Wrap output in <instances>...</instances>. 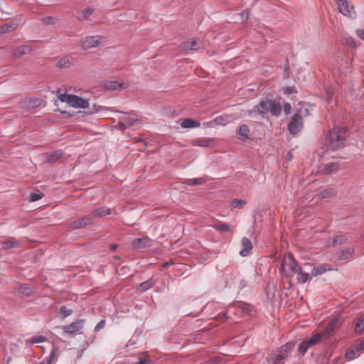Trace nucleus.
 <instances>
[{"instance_id": "1", "label": "nucleus", "mask_w": 364, "mask_h": 364, "mask_svg": "<svg viewBox=\"0 0 364 364\" xmlns=\"http://www.w3.org/2000/svg\"><path fill=\"white\" fill-rule=\"evenodd\" d=\"M346 138L347 128L336 127L329 132L326 141L330 149L336 151L345 146Z\"/></svg>"}, {"instance_id": "2", "label": "nucleus", "mask_w": 364, "mask_h": 364, "mask_svg": "<svg viewBox=\"0 0 364 364\" xmlns=\"http://www.w3.org/2000/svg\"><path fill=\"white\" fill-rule=\"evenodd\" d=\"M294 348V343H287L278 350L269 354L265 360L260 362V364H284V360L290 356Z\"/></svg>"}, {"instance_id": "3", "label": "nucleus", "mask_w": 364, "mask_h": 364, "mask_svg": "<svg viewBox=\"0 0 364 364\" xmlns=\"http://www.w3.org/2000/svg\"><path fill=\"white\" fill-rule=\"evenodd\" d=\"M255 109L260 114L270 112L273 116H279L282 112L281 105L270 99L261 100Z\"/></svg>"}, {"instance_id": "4", "label": "nucleus", "mask_w": 364, "mask_h": 364, "mask_svg": "<svg viewBox=\"0 0 364 364\" xmlns=\"http://www.w3.org/2000/svg\"><path fill=\"white\" fill-rule=\"evenodd\" d=\"M300 268L301 267H299L291 253H289L284 257L282 262V270L287 277L291 278L300 270Z\"/></svg>"}, {"instance_id": "5", "label": "nucleus", "mask_w": 364, "mask_h": 364, "mask_svg": "<svg viewBox=\"0 0 364 364\" xmlns=\"http://www.w3.org/2000/svg\"><path fill=\"white\" fill-rule=\"evenodd\" d=\"M338 11L343 16L353 17L355 15L354 7L349 4L347 0H336Z\"/></svg>"}, {"instance_id": "6", "label": "nucleus", "mask_w": 364, "mask_h": 364, "mask_svg": "<svg viewBox=\"0 0 364 364\" xmlns=\"http://www.w3.org/2000/svg\"><path fill=\"white\" fill-rule=\"evenodd\" d=\"M303 128V122L299 113H295L288 124V129L291 134H296Z\"/></svg>"}, {"instance_id": "7", "label": "nucleus", "mask_w": 364, "mask_h": 364, "mask_svg": "<svg viewBox=\"0 0 364 364\" xmlns=\"http://www.w3.org/2000/svg\"><path fill=\"white\" fill-rule=\"evenodd\" d=\"M138 123H139V119L130 116H126L119 118L117 126L119 129L124 130L127 128H129L132 126L137 124Z\"/></svg>"}, {"instance_id": "8", "label": "nucleus", "mask_w": 364, "mask_h": 364, "mask_svg": "<svg viewBox=\"0 0 364 364\" xmlns=\"http://www.w3.org/2000/svg\"><path fill=\"white\" fill-rule=\"evenodd\" d=\"M100 38L99 36H87L82 40L81 46L84 50L97 47L100 44Z\"/></svg>"}, {"instance_id": "9", "label": "nucleus", "mask_w": 364, "mask_h": 364, "mask_svg": "<svg viewBox=\"0 0 364 364\" xmlns=\"http://www.w3.org/2000/svg\"><path fill=\"white\" fill-rule=\"evenodd\" d=\"M85 319H79L74 321L70 325L63 326V331L69 334H75L82 328Z\"/></svg>"}, {"instance_id": "10", "label": "nucleus", "mask_w": 364, "mask_h": 364, "mask_svg": "<svg viewBox=\"0 0 364 364\" xmlns=\"http://www.w3.org/2000/svg\"><path fill=\"white\" fill-rule=\"evenodd\" d=\"M68 105L76 108H86L89 106V102L86 99L72 95L70 98V102Z\"/></svg>"}, {"instance_id": "11", "label": "nucleus", "mask_w": 364, "mask_h": 364, "mask_svg": "<svg viewBox=\"0 0 364 364\" xmlns=\"http://www.w3.org/2000/svg\"><path fill=\"white\" fill-rule=\"evenodd\" d=\"M1 244V248L4 250H9L12 248H18L21 245V241L15 237H9L6 240L2 241Z\"/></svg>"}, {"instance_id": "12", "label": "nucleus", "mask_w": 364, "mask_h": 364, "mask_svg": "<svg viewBox=\"0 0 364 364\" xmlns=\"http://www.w3.org/2000/svg\"><path fill=\"white\" fill-rule=\"evenodd\" d=\"M354 248L348 247L345 250H340L336 252V257L338 260H345L353 257L354 255Z\"/></svg>"}, {"instance_id": "13", "label": "nucleus", "mask_w": 364, "mask_h": 364, "mask_svg": "<svg viewBox=\"0 0 364 364\" xmlns=\"http://www.w3.org/2000/svg\"><path fill=\"white\" fill-rule=\"evenodd\" d=\"M338 321L336 318L332 319L326 326L324 330L321 332L320 333L322 335L323 338H328L332 333L333 332L334 329L338 326Z\"/></svg>"}, {"instance_id": "14", "label": "nucleus", "mask_w": 364, "mask_h": 364, "mask_svg": "<svg viewBox=\"0 0 364 364\" xmlns=\"http://www.w3.org/2000/svg\"><path fill=\"white\" fill-rule=\"evenodd\" d=\"M31 50V49L28 46H21L14 48L11 50V55L13 58L18 59Z\"/></svg>"}, {"instance_id": "15", "label": "nucleus", "mask_w": 364, "mask_h": 364, "mask_svg": "<svg viewBox=\"0 0 364 364\" xmlns=\"http://www.w3.org/2000/svg\"><path fill=\"white\" fill-rule=\"evenodd\" d=\"M241 245L242 248L240 251V255L242 257H246L250 254L252 249V242L248 238L243 237L241 241Z\"/></svg>"}, {"instance_id": "16", "label": "nucleus", "mask_w": 364, "mask_h": 364, "mask_svg": "<svg viewBox=\"0 0 364 364\" xmlns=\"http://www.w3.org/2000/svg\"><path fill=\"white\" fill-rule=\"evenodd\" d=\"M95 10L92 8H87L76 13V18L80 21H87L90 16L93 14Z\"/></svg>"}, {"instance_id": "17", "label": "nucleus", "mask_w": 364, "mask_h": 364, "mask_svg": "<svg viewBox=\"0 0 364 364\" xmlns=\"http://www.w3.org/2000/svg\"><path fill=\"white\" fill-rule=\"evenodd\" d=\"M127 87V83L118 81H109L105 83V87L108 90H121Z\"/></svg>"}, {"instance_id": "18", "label": "nucleus", "mask_w": 364, "mask_h": 364, "mask_svg": "<svg viewBox=\"0 0 364 364\" xmlns=\"http://www.w3.org/2000/svg\"><path fill=\"white\" fill-rule=\"evenodd\" d=\"M338 170V164L337 163H331L320 166L319 172L322 174H330Z\"/></svg>"}, {"instance_id": "19", "label": "nucleus", "mask_w": 364, "mask_h": 364, "mask_svg": "<svg viewBox=\"0 0 364 364\" xmlns=\"http://www.w3.org/2000/svg\"><path fill=\"white\" fill-rule=\"evenodd\" d=\"M63 155L61 150H55L52 153L45 154L46 161L49 163H53L60 159Z\"/></svg>"}, {"instance_id": "20", "label": "nucleus", "mask_w": 364, "mask_h": 364, "mask_svg": "<svg viewBox=\"0 0 364 364\" xmlns=\"http://www.w3.org/2000/svg\"><path fill=\"white\" fill-rule=\"evenodd\" d=\"M132 245L136 249H141L150 246V240L148 238H136L133 240Z\"/></svg>"}, {"instance_id": "21", "label": "nucleus", "mask_w": 364, "mask_h": 364, "mask_svg": "<svg viewBox=\"0 0 364 364\" xmlns=\"http://www.w3.org/2000/svg\"><path fill=\"white\" fill-rule=\"evenodd\" d=\"M92 213L94 218H102L111 214V210L107 207H100L95 209Z\"/></svg>"}, {"instance_id": "22", "label": "nucleus", "mask_w": 364, "mask_h": 364, "mask_svg": "<svg viewBox=\"0 0 364 364\" xmlns=\"http://www.w3.org/2000/svg\"><path fill=\"white\" fill-rule=\"evenodd\" d=\"M214 142L213 139L210 138H200L193 141V144L199 146L208 147L210 146Z\"/></svg>"}, {"instance_id": "23", "label": "nucleus", "mask_w": 364, "mask_h": 364, "mask_svg": "<svg viewBox=\"0 0 364 364\" xmlns=\"http://www.w3.org/2000/svg\"><path fill=\"white\" fill-rule=\"evenodd\" d=\"M327 270H331V268L328 264H323L319 267H314L311 270V276L316 277L325 273Z\"/></svg>"}, {"instance_id": "24", "label": "nucleus", "mask_w": 364, "mask_h": 364, "mask_svg": "<svg viewBox=\"0 0 364 364\" xmlns=\"http://www.w3.org/2000/svg\"><path fill=\"white\" fill-rule=\"evenodd\" d=\"M155 284H156V280L154 278H151V279L141 283L139 287L138 288V290L141 292L147 291L149 289H151V287H153Z\"/></svg>"}, {"instance_id": "25", "label": "nucleus", "mask_w": 364, "mask_h": 364, "mask_svg": "<svg viewBox=\"0 0 364 364\" xmlns=\"http://www.w3.org/2000/svg\"><path fill=\"white\" fill-rule=\"evenodd\" d=\"M200 126V123L198 121H195L191 118L185 119L181 123V127L183 128H196L199 127Z\"/></svg>"}, {"instance_id": "26", "label": "nucleus", "mask_w": 364, "mask_h": 364, "mask_svg": "<svg viewBox=\"0 0 364 364\" xmlns=\"http://www.w3.org/2000/svg\"><path fill=\"white\" fill-rule=\"evenodd\" d=\"M237 133L240 136L241 139L247 140L249 139L250 129L247 125L242 124L240 126Z\"/></svg>"}, {"instance_id": "27", "label": "nucleus", "mask_w": 364, "mask_h": 364, "mask_svg": "<svg viewBox=\"0 0 364 364\" xmlns=\"http://www.w3.org/2000/svg\"><path fill=\"white\" fill-rule=\"evenodd\" d=\"M18 293L22 296H29L33 294V289L28 284H24L19 286Z\"/></svg>"}, {"instance_id": "28", "label": "nucleus", "mask_w": 364, "mask_h": 364, "mask_svg": "<svg viewBox=\"0 0 364 364\" xmlns=\"http://www.w3.org/2000/svg\"><path fill=\"white\" fill-rule=\"evenodd\" d=\"M323 338L322 335L320 333H317L314 334L311 338H309L308 339H305V340L308 343L309 346L311 347L314 345H316V344L320 343Z\"/></svg>"}, {"instance_id": "29", "label": "nucleus", "mask_w": 364, "mask_h": 364, "mask_svg": "<svg viewBox=\"0 0 364 364\" xmlns=\"http://www.w3.org/2000/svg\"><path fill=\"white\" fill-rule=\"evenodd\" d=\"M348 237L346 235L340 234L336 235L333 240H332V245H341L345 244L348 241Z\"/></svg>"}, {"instance_id": "30", "label": "nucleus", "mask_w": 364, "mask_h": 364, "mask_svg": "<svg viewBox=\"0 0 364 364\" xmlns=\"http://www.w3.org/2000/svg\"><path fill=\"white\" fill-rule=\"evenodd\" d=\"M335 192L333 188H326L321 191L317 196L319 199H324L326 198H331L334 196Z\"/></svg>"}, {"instance_id": "31", "label": "nucleus", "mask_w": 364, "mask_h": 364, "mask_svg": "<svg viewBox=\"0 0 364 364\" xmlns=\"http://www.w3.org/2000/svg\"><path fill=\"white\" fill-rule=\"evenodd\" d=\"M16 23H5L4 25H2L1 26H0V33H9V32H11L12 31H14V29H16Z\"/></svg>"}, {"instance_id": "32", "label": "nucleus", "mask_w": 364, "mask_h": 364, "mask_svg": "<svg viewBox=\"0 0 364 364\" xmlns=\"http://www.w3.org/2000/svg\"><path fill=\"white\" fill-rule=\"evenodd\" d=\"M364 329V314L360 316L356 321L355 325V331L361 333Z\"/></svg>"}, {"instance_id": "33", "label": "nucleus", "mask_w": 364, "mask_h": 364, "mask_svg": "<svg viewBox=\"0 0 364 364\" xmlns=\"http://www.w3.org/2000/svg\"><path fill=\"white\" fill-rule=\"evenodd\" d=\"M212 228L220 232H228L230 230L229 225L223 223L213 224L212 225Z\"/></svg>"}, {"instance_id": "34", "label": "nucleus", "mask_w": 364, "mask_h": 364, "mask_svg": "<svg viewBox=\"0 0 364 364\" xmlns=\"http://www.w3.org/2000/svg\"><path fill=\"white\" fill-rule=\"evenodd\" d=\"M198 45V42L195 40L191 41H187L183 43V50H196L198 48L196 47Z\"/></svg>"}, {"instance_id": "35", "label": "nucleus", "mask_w": 364, "mask_h": 364, "mask_svg": "<svg viewBox=\"0 0 364 364\" xmlns=\"http://www.w3.org/2000/svg\"><path fill=\"white\" fill-rule=\"evenodd\" d=\"M46 341V338L43 336H34L31 339H28L26 341V343L28 345H33L36 343H43Z\"/></svg>"}, {"instance_id": "36", "label": "nucleus", "mask_w": 364, "mask_h": 364, "mask_svg": "<svg viewBox=\"0 0 364 364\" xmlns=\"http://www.w3.org/2000/svg\"><path fill=\"white\" fill-rule=\"evenodd\" d=\"M71 64V61L68 58H61L56 64V67L63 69L68 68Z\"/></svg>"}, {"instance_id": "37", "label": "nucleus", "mask_w": 364, "mask_h": 364, "mask_svg": "<svg viewBox=\"0 0 364 364\" xmlns=\"http://www.w3.org/2000/svg\"><path fill=\"white\" fill-rule=\"evenodd\" d=\"M205 182V181L204 178H198L187 179L184 183L186 185H189V186H197V185L203 184Z\"/></svg>"}, {"instance_id": "38", "label": "nucleus", "mask_w": 364, "mask_h": 364, "mask_svg": "<svg viewBox=\"0 0 364 364\" xmlns=\"http://www.w3.org/2000/svg\"><path fill=\"white\" fill-rule=\"evenodd\" d=\"M86 226V223L83 222L82 218L76 220L70 224V228L73 230L82 228Z\"/></svg>"}, {"instance_id": "39", "label": "nucleus", "mask_w": 364, "mask_h": 364, "mask_svg": "<svg viewBox=\"0 0 364 364\" xmlns=\"http://www.w3.org/2000/svg\"><path fill=\"white\" fill-rule=\"evenodd\" d=\"M297 273H299L297 277L298 282L304 284L305 282H307V280L309 278V275L308 273L303 272L301 270V267L300 268V270H299Z\"/></svg>"}, {"instance_id": "40", "label": "nucleus", "mask_w": 364, "mask_h": 364, "mask_svg": "<svg viewBox=\"0 0 364 364\" xmlns=\"http://www.w3.org/2000/svg\"><path fill=\"white\" fill-rule=\"evenodd\" d=\"M245 204V201L241 199H232L231 200V206L234 208H242Z\"/></svg>"}, {"instance_id": "41", "label": "nucleus", "mask_w": 364, "mask_h": 364, "mask_svg": "<svg viewBox=\"0 0 364 364\" xmlns=\"http://www.w3.org/2000/svg\"><path fill=\"white\" fill-rule=\"evenodd\" d=\"M310 346H309L308 343L306 342V340H304L299 345V348H298V350L302 354V355H304L308 348H309Z\"/></svg>"}, {"instance_id": "42", "label": "nucleus", "mask_w": 364, "mask_h": 364, "mask_svg": "<svg viewBox=\"0 0 364 364\" xmlns=\"http://www.w3.org/2000/svg\"><path fill=\"white\" fill-rule=\"evenodd\" d=\"M57 93L58 94V99L63 102H67L69 104L70 98L72 95H68L66 93L61 94L60 93V90H58Z\"/></svg>"}, {"instance_id": "43", "label": "nucleus", "mask_w": 364, "mask_h": 364, "mask_svg": "<svg viewBox=\"0 0 364 364\" xmlns=\"http://www.w3.org/2000/svg\"><path fill=\"white\" fill-rule=\"evenodd\" d=\"M60 313L63 318H65L73 314V310L68 309L65 306H63L60 308Z\"/></svg>"}, {"instance_id": "44", "label": "nucleus", "mask_w": 364, "mask_h": 364, "mask_svg": "<svg viewBox=\"0 0 364 364\" xmlns=\"http://www.w3.org/2000/svg\"><path fill=\"white\" fill-rule=\"evenodd\" d=\"M358 352V351H356V349L355 350H348L346 353V357L348 360H353L358 356V353H357Z\"/></svg>"}, {"instance_id": "45", "label": "nucleus", "mask_w": 364, "mask_h": 364, "mask_svg": "<svg viewBox=\"0 0 364 364\" xmlns=\"http://www.w3.org/2000/svg\"><path fill=\"white\" fill-rule=\"evenodd\" d=\"M94 216L92 213H91L90 215H87L83 218H82V220H83V222L86 223V226L87 225L92 224L95 222Z\"/></svg>"}, {"instance_id": "46", "label": "nucleus", "mask_w": 364, "mask_h": 364, "mask_svg": "<svg viewBox=\"0 0 364 364\" xmlns=\"http://www.w3.org/2000/svg\"><path fill=\"white\" fill-rule=\"evenodd\" d=\"M237 306L241 309L244 312H249L250 310V305L242 302L237 303Z\"/></svg>"}, {"instance_id": "47", "label": "nucleus", "mask_w": 364, "mask_h": 364, "mask_svg": "<svg viewBox=\"0 0 364 364\" xmlns=\"http://www.w3.org/2000/svg\"><path fill=\"white\" fill-rule=\"evenodd\" d=\"M42 196H43V194L32 193L30 195L29 200L31 202L37 201V200H40L42 198Z\"/></svg>"}, {"instance_id": "48", "label": "nucleus", "mask_w": 364, "mask_h": 364, "mask_svg": "<svg viewBox=\"0 0 364 364\" xmlns=\"http://www.w3.org/2000/svg\"><path fill=\"white\" fill-rule=\"evenodd\" d=\"M106 321L105 319L99 321L95 327V331H99L100 329L103 328L105 326Z\"/></svg>"}, {"instance_id": "49", "label": "nucleus", "mask_w": 364, "mask_h": 364, "mask_svg": "<svg viewBox=\"0 0 364 364\" xmlns=\"http://www.w3.org/2000/svg\"><path fill=\"white\" fill-rule=\"evenodd\" d=\"M296 92V88L294 87H287L284 89V93L287 95H291Z\"/></svg>"}, {"instance_id": "50", "label": "nucleus", "mask_w": 364, "mask_h": 364, "mask_svg": "<svg viewBox=\"0 0 364 364\" xmlns=\"http://www.w3.org/2000/svg\"><path fill=\"white\" fill-rule=\"evenodd\" d=\"M43 22L49 24H54L55 23V18L52 16H48L43 18Z\"/></svg>"}, {"instance_id": "51", "label": "nucleus", "mask_w": 364, "mask_h": 364, "mask_svg": "<svg viewBox=\"0 0 364 364\" xmlns=\"http://www.w3.org/2000/svg\"><path fill=\"white\" fill-rule=\"evenodd\" d=\"M291 106L289 103L287 102L284 105V111L286 114H289L291 112Z\"/></svg>"}, {"instance_id": "52", "label": "nucleus", "mask_w": 364, "mask_h": 364, "mask_svg": "<svg viewBox=\"0 0 364 364\" xmlns=\"http://www.w3.org/2000/svg\"><path fill=\"white\" fill-rule=\"evenodd\" d=\"M358 36L364 41V29H360L356 31Z\"/></svg>"}, {"instance_id": "53", "label": "nucleus", "mask_w": 364, "mask_h": 364, "mask_svg": "<svg viewBox=\"0 0 364 364\" xmlns=\"http://www.w3.org/2000/svg\"><path fill=\"white\" fill-rule=\"evenodd\" d=\"M227 318H228V316L226 315V312L221 314H218L217 316V319H218V320L225 321V320H227Z\"/></svg>"}, {"instance_id": "54", "label": "nucleus", "mask_w": 364, "mask_h": 364, "mask_svg": "<svg viewBox=\"0 0 364 364\" xmlns=\"http://www.w3.org/2000/svg\"><path fill=\"white\" fill-rule=\"evenodd\" d=\"M356 351H360L364 350V341H361L358 345L356 346Z\"/></svg>"}, {"instance_id": "55", "label": "nucleus", "mask_w": 364, "mask_h": 364, "mask_svg": "<svg viewBox=\"0 0 364 364\" xmlns=\"http://www.w3.org/2000/svg\"><path fill=\"white\" fill-rule=\"evenodd\" d=\"M139 364H151V361L150 360L139 358Z\"/></svg>"}, {"instance_id": "56", "label": "nucleus", "mask_w": 364, "mask_h": 364, "mask_svg": "<svg viewBox=\"0 0 364 364\" xmlns=\"http://www.w3.org/2000/svg\"><path fill=\"white\" fill-rule=\"evenodd\" d=\"M248 16H249V11H245L242 14V21H246L247 19V18H248Z\"/></svg>"}, {"instance_id": "57", "label": "nucleus", "mask_w": 364, "mask_h": 364, "mask_svg": "<svg viewBox=\"0 0 364 364\" xmlns=\"http://www.w3.org/2000/svg\"><path fill=\"white\" fill-rule=\"evenodd\" d=\"M218 360V358H215L212 360H210L208 361H207L204 364H214Z\"/></svg>"}, {"instance_id": "58", "label": "nucleus", "mask_w": 364, "mask_h": 364, "mask_svg": "<svg viewBox=\"0 0 364 364\" xmlns=\"http://www.w3.org/2000/svg\"><path fill=\"white\" fill-rule=\"evenodd\" d=\"M284 73L286 76L288 77L289 76L290 70L289 65H287L284 68Z\"/></svg>"}, {"instance_id": "59", "label": "nucleus", "mask_w": 364, "mask_h": 364, "mask_svg": "<svg viewBox=\"0 0 364 364\" xmlns=\"http://www.w3.org/2000/svg\"><path fill=\"white\" fill-rule=\"evenodd\" d=\"M292 158H293V154H292L291 151H288L287 155V160L291 161L292 159Z\"/></svg>"}, {"instance_id": "60", "label": "nucleus", "mask_w": 364, "mask_h": 364, "mask_svg": "<svg viewBox=\"0 0 364 364\" xmlns=\"http://www.w3.org/2000/svg\"><path fill=\"white\" fill-rule=\"evenodd\" d=\"M171 264H173L172 262H164V263L162 264V267H167L168 266H169Z\"/></svg>"}, {"instance_id": "61", "label": "nucleus", "mask_w": 364, "mask_h": 364, "mask_svg": "<svg viewBox=\"0 0 364 364\" xmlns=\"http://www.w3.org/2000/svg\"><path fill=\"white\" fill-rule=\"evenodd\" d=\"M117 247V245H115V244H112V245H110V250H112V251H114Z\"/></svg>"}, {"instance_id": "62", "label": "nucleus", "mask_w": 364, "mask_h": 364, "mask_svg": "<svg viewBox=\"0 0 364 364\" xmlns=\"http://www.w3.org/2000/svg\"><path fill=\"white\" fill-rule=\"evenodd\" d=\"M326 94L328 95V99H330L332 97V95H333V92L331 90H328L326 92Z\"/></svg>"}, {"instance_id": "63", "label": "nucleus", "mask_w": 364, "mask_h": 364, "mask_svg": "<svg viewBox=\"0 0 364 364\" xmlns=\"http://www.w3.org/2000/svg\"><path fill=\"white\" fill-rule=\"evenodd\" d=\"M94 106L96 107V109H95V110H96V112H99L100 110H102V109H103V107H102V106H100V105H99V106H97H97L95 105Z\"/></svg>"}, {"instance_id": "64", "label": "nucleus", "mask_w": 364, "mask_h": 364, "mask_svg": "<svg viewBox=\"0 0 364 364\" xmlns=\"http://www.w3.org/2000/svg\"><path fill=\"white\" fill-rule=\"evenodd\" d=\"M137 142H142V143L144 144V146H146V145H147V144H146V141H143V140H141V139H140L139 141H137Z\"/></svg>"}]
</instances>
